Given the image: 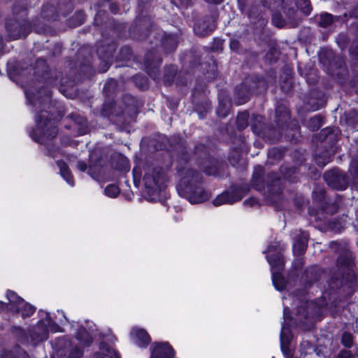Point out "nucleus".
Listing matches in <instances>:
<instances>
[{"mask_svg":"<svg viewBox=\"0 0 358 358\" xmlns=\"http://www.w3.org/2000/svg\"><path fill=\"white\" fill-rule=\"evenodd\" d=\"M264 169L261 166L255 168L252 183L256 189H260L264 186Z\"/></svg>","mask_w":358,"mask_h":358,"instance_id":"nucleus-29","label":"nucleus"},{"mask_svg":"<svg viewBox=\"0 0 358 358\" xmlns=\"http://www.w3.org/2000/svg\"><path fill=\"white\" fill-rule=\"evenodd\" d=\"M105 194L110 197H115L119 194V188L114 185H109L105 188Z\"/></svg>","mask_w":358,"mask_h":358,"instance_id":"nucleus-45","label":"nucleus"},{"mask_svg":"<svg viewBox=\"0 0 358 358\" xmlns=\"http://www.w3.org/2000/svg\"><path fill=\"white\" fill-rule=\"evenodd\" d=\"M76 338L84 346H89L92 343L90 334L83 327L79 329L76 334Z\"/></svg>","mask_w":358,"mask_h":358,"instance_id":"nucleus-34","label":"nucleus"},{"mask_svg":"<svg viewBox=\"0 0 358 358\" xmlns=\"http://www.w3.org/2000/svg\"><path fill=\"white\" fill-rule=\"evenodd\" d=\"M162 45L166 52H171L178 46L177 36L173 34L166 35L162 41Z\"/></svg>","mask_w":358,"mask_h":358,"instance_id":"nucleus-28","label":"nucleus"},{"mask_svg":"<svg viewBox=\"0 0 358 358\" xmlns=\"http://www.w3.org/2000/svg\"><path fill=\"white\" fill-rule=\"evenodd\" d=\"M36 73L47 85H56L57 80L62 76L61 73L50 71L45 61L43 59H39L36 61Z\"/></svg>","mask_w":358,"mask_h":358,"instance_id":"nucleus-13","label":"nucleus"},{"mask_svg":"<svg viewBox=\"0 0 358 358\" xmlns=\"http://www.w3.org/2000/svg\"><path fill=\"white\" fill-rule=\"evenodd\" d=\"M110 10H111V11H112L113 13H117V6H115V5H113V4H112V5L110 6Z\"/></svg>","mask_w":358,"mask_h":358,"instance_id":"nucleus-63","label":"nucleus"},{"mask_svg":"<svg viewBox=\"0 0 358 358\" xmlns=\"http://www.w3.org/2000/svg\"><path fill=\"white\" fill-rule=\"evenodd\" d=\"M110 67V64L108 62H103V66L101 68L100 71L102 73L106 72Z\"/></svg>","mask_w":358,"mask_h":358,"instance_id":"nucleus-56","label":"nucleus"},{"mask_svg":"<svg viewBox=\"0 0 358 358\" xmlns=\"http://www.w3.org/2000/svg\"><path fill=\"white\" fill-rule=\"evenodd\" d=\"M52 347L55 350L53 358H82L83 351L66 338H57Z\"/></svg>","mask_w":358,"mask_h":358,"instance_id":"nucleus-7","label":"nucleus"},{"mask_svg":"<svg viewBox=\"0 0 358 358\" xmlns=\"http://www.w3.org/2000/svg\"><path fill=\"white\" fill-rule=\"evenodd\" d=\"M64 3L66 5V12L62 10L61 5H59L58 10H56L52 4L47 3L44 5L41 11L42 17L48 20H55L59 13L62 15H65L67 12H70L73 9V5L69 0H64Z\"/></svg>","mask_w":358,"mask_h":358,"instance_id":"nucleus-16","label":"nucleus"},{"mask_svg":"<svg viewBox=\"0 0 358 358\" xmlns=\"http://www.w3.org/2000/svg\"><path fill=\"white\" fill-rule=\"evenodd\" d=\"M324 193L325 192L323 189H320L318 192L317 191H314L313 194L315 199H316L318 194V200L320 201L324 198Z\"/></svg>","mask_w":358,"mask_h":358,"instance_id":"nucleus-53","label":"nucleus"},{"mask_svg":"<svg viewBox=\"0 0 358 358\" xmlns=\"http://www.w3.org/2000/svg\"><path fill=\"white\" fill-rule=\"evenodd\" d=\"M243 196L238 191L233 190L231 192H224L218 195L213 201L215 206L223 204H231L241 200Z\"/></svg>","mask_w":358,"mask_h":358,"instance_id":"nucleus-17","label":"nucleus"},{"mask_svg":"<svg viewBox=\"0 0 358 358\" xmlns=\"http://www.w3.org/2000/svg\"><path fill=\"white\" fill-rule=\"evenodd\" d=\"M249 113L244 111L238 113L237 116V127L239 130L245 129L248 125Z\"/></svg>","mask_w":358,"mask_h":358,"instance_id":"nucleus-39","label":"nucleus"},{"mask_svg":"<svg viewBox=\"0 0 358 358\" xmlns=\"http://www.w3.org/2000/svg\"><path fill=\"white\" fill-rule=\"evenodd\" d=\"M99 350L100 352L94 355L95 358H120L117 352L104 342L100 343Z\"/></svg>","mask_w":358,"mask_h":358,"instance_id":"nucleus-25","label":"nucleus"},{"mask_svg":"<svg viewBox=\"0 0 358 358\" xmlns=\"http://www.w3.org/2000/svg\"><path fill=\"white\" fill-rule=\"evenodd\" d=\"M289 312V308H284V313H283V315H284V317L285 319L287 317V313Z\"/></svg>","mask_w":358,"mask_h":358,"instance_id":"nucleus-64","label":"nucleus"},{"mask_svg":"<svg viewBox=\"0 0 358 358\" xmlns=\"http://www.w3.org/2000/svg\"><path fill=\"white\" fill-rule=\"evenodd\" d=\"M36 128L29 132L30 137L36 142L45 145L57 136V128L55 122L49 117L47 111L41 110L35 117Z\"/></svg>","mask_w":358,"mask_h":358,"instance_id":"nucleus-3","label":"nucleus"},{"mask_svg":"<svg viewBox=\"0 0 358 358\" xmlns=\"http://www.w3.org/2000/svg\"><path fill=\"white\" fill-rule=\"evenodd\" d=\"M345 121L352 130L358 131V111L350 110L345 113Z\"/></svg>","mask_w":358,"mask_h":358,"instance_id":"nucleus-32","label":"nucleus"},{"mask_svg":"<svg viewBox=\"0 0 358 358\" xmlns=\"http://www.w3.org/2000/svg\"><path fill=\"white\" fill-rule=\"evenodd\" d=\"M266 185L268 191L271 194H278L280 192V178L276 173L271 172L268 174Z\"/></svg>","mask_w":358,"mask_h":358,"instance_id":"nucleus-24","label":"nucleus"},{"mask_svg":"<svg viewBox=\"0 0 358 358\" xmlns=\"http://www.w3.org/2000/svg\"><path fill=\"white\" fill-rule=\"evenodd\" d=\"M240 157L241 152L239 149L236 148L231 150L229 156V160L231 164L235 166L238 164Z\"/></svg>","mask_w":358,"mask_h":358,"instance_id":"nucleus-42","label":"nucleus"},{"mask_svg":"<svg viewBox=\"0 0 358 358\" xmlns=\"http://www.w3.org/2000/svg\"><path fill=\"white\" fill-rule=\"evenodd\" d=\"M6 29L8 37L11 40H16L26 37L31 32V25L26 20H9L6 23Z\"/></svg>","mask_w":358,"mask_h":358,"instance_id":"nucleus-10","label":"nucleus"},{"mask_svg":"<svg viewBox=\"0 0 358 358\" xmlns=\"http://www.w3.org/2000/svg\"><path fill=\"white\" fill-rule=\"evenodd\" d=\"M268 262L273 271H282L284 268V260L280 252L267 257Z\"/></svg>","mask_w":358,"mask_h":358,"instance_id":"nucleus-27","label":"nucleus"},{"mask_svg":"<svg viewBox=\"0 0 358 358\" xmlns=\"http://www.w3.org/2000/svg\"><path fill=\"white\" fill-rule=\"evenodd\" d=\"M194 156L196 157V160L198 161V158L202 155L206 156V148L203 144H199L195 148ZM200 168L209 176H216L218 172V169L221 164L213 158H208V159L203 160V162H196Z\"/></svg>","mask_w":358,"mask_h":358,"instance_id":"nucleus-11","label":"nucleus"},{"mask_svg":"<svg viewBox=\"0 0 358 358\" xmlns=\"http://www.w3.org/2000/svg\"><path fill=\"white\" fill-rule=\"evenodd\" d=\"M229 110V106L223 101H220L219 106L217 110V115L221 117H225L227 115Z\"/></svg>","mask_w":358,"mask_h":358,"instance_id":"nucleus-44","label":"nucleus"},{"mask_svg":"<svg viewBox=\"0 0 358 358\" xmlns=\"http://www.w3.org/2000/svg\"><path fill=\"white\" fill-rule=\"evenodd\" d=\"M336 59V66L338 69H342L344 66V62L343 59L340 57H338Z\"/></svg>","mask_w":358,"mask_h":358,"instance_id":"nucleus-55","label":"nucleus"},{"mask_svg":"<svg viewBox=\"0 0 358 358\" xmlns=\"http://www.w3.org/2000/svg\"><path fill=\"white\" fill-rule=\"evenodd\" d=\"M174 350L168 343L157 344L151 350L150 358H173Z\"/></svg>","mask_w":358,"mask_h":358,"instance_id":"nucleus-18","label":"nucleus"},{"mask_svg":"<svg viewBox=\"0 0 358 358\" xmlns=\"http://www.w3.org/2000/svg\"><path fill=\"white\" fill-rule=\"evenodd\" d=\"M276 51H271L270 52L267 53L266 55V59H270L271 58V56L273 55H275Z\"/></svg>","mask_w":358,"mask_h":358,"instance_id":"nucleus-61","label":"nucleus"},{"mask_svg":"<svg viewBox=\"0 0 358 358\" xmlns=\"http://www.w3.org/2000/svg\"><path fill=\"white\" fill-rule=\"evenodd\" d=\"M281 271H273L272 281L273 284L278 290H282L285 288V280L282 275Z\"/></svg>","mask_w":358,"mask_h":358,"instance_id":"nucleus-35","label":"nucleus"},{"mask_svg":"<svg viewBox=\"0 0 358 358\" xmlns=\"http://www.w3.org/2000/svg\"><path fill=\"white\" fill-rule=\"evenodd\" d=\"M285 6V8H282L281 6L278 7V8H269L270 10L274 11L272 17V23L274 26L282 28L285 24V20L282 16L280 13V11L282 10L285 15L287 16V20L291 22H294L296 19V10L292 5V2H288Z\"/></svg>","mask_w":358,"mask_h":358,"instance_id":"nucleus-12","label":"nucleus"},{"mask_svg":"<svg viewBox=\"0 0 358 358\" xmlns=\"http://www.w3.org/2000/svg\"><path fill=\"white\" fill-rule=\"evenodd\" d=\"M143 181L148 192L155 194L161 191L166 181V177L162 168L157 167L145 174Z\"/></svg>","mask_w":358,"mask_h":358,"instance_id":"nucleus-9","label":"nucleus"},{"mask_svg":"<svg viewBox=\"0 0 358 358\" xmlns=\"http://www.w3.org/2000/svg\"><path fill=\"white\" fill-rule=\"evenodd\" d=\"M216 24L213 19H210L208 22H199L194 26V31L197 35L205 36L215 30Z\"/></svg>","mask_w":358,"mask_h":358,"instance_id":"nucleus-22","label":"nucleus"},{"mask_svg":"<svg viewBox=\"0 0 358 358\" xmlns=\"http://www.w3.org/2000/svg\"><path fill=\"white\" fill-rule=\"evenodd\" d=\"M354 225L355 227L358 228V211L356 212V220Z\"/></svg>","mask_w":358,"mask_h":358,"instance_id":"nucleus-62","label":"nucleus"},{"mask_svg":"<svg viewBox=\"0 0 358 358\" xmlns=\"http://www.w3.org/2000/svg\"><path fill=\"white\" fill-rule=\"evenodd\" d=\"M295 4L306 15H310L312 7L310 0H295Z\"/></svg>","mask_w":358,"mask_h":358,"instance_id":"nucleus-40","label":"nucleus"},{"mask_svg":"<svg viewBox=\"0 0 358 358\" xmlns=\"http://www.w3.org/2000/svg\"><path fill=\"white\" fill-rule=\"evenodd\" d=\"M6 297L9 301L10 311L21 314L24 318L30 317L35 313L36 308L27 303L15 292L8 290L6 293Z\"/></svg>","mask_w":358,"mask_h":358,"instance_id":"nucleus-8","label":"nucleus"},{"mask_svg":"<svg viewBox=\"0 0 358 358\" xmlns=\"http://www.w3.org/2000/svg\"><path fill=\"white\" fill-rule=\"evenodd\" d=\"M77 168L82 172H84L87 170V166L85 162L78 161L76 165Z\"/></svg>","mask_w":358,"mask_h":358,"instance_id":"nucleus-52","label":"nucleus"},{"mask_svg":"<svg viewBox=\"0 0 358 358\" xmlns=\"http://www.w3.org/2000/svg\"><path fill=\"white\" fill-rule=\"evenodd\" d=\"M25 6L21 4L20 3H15L13 7V12L14 15L17 14L19 12H24L25 10Z\"/></svg>","mask_w":358,"mask_h":358,"instance_id":"nucleus-49","label":"nucleus"},{"mask_svg":"<svg viewBox=\"0 0 358 358\" xmlns=\"http://www.w3.org/2000/svg\"><path fill=\"white\" fill-rule=\"evenodd\" d=\"M68 117L72 120L73 124L71 127L77 129L79 135H83L87 132V120L84 117L78 114H71Z\"/></svg>","mask_w":358,"mask_h":358,"instance_id":"nucleus-23","label":"nucleus"},{"mask_svg":"<svg viewBox=\"0 0 358 358\" xmlns=\"http://www.w3.org/2000/svg\"><path fill=\"white\" fill-rule=\"evenodd\" d=\"M312 348H313L312 345H310V343L308 341L302 342L301 344V348H300V351H301V355H303V354L306 355L307 353H308L307 352V350H311Z\"/></svg>","mask_w":358,"mask_h":358,"instance_id":"nucleus-48","label":"nucleus"},{"mask_svg":"<svg viewBox=\"0 0 358 358\" xmlns=\"http://www.w3.org/2000/svg\"><path fill=\"white\" fill-rule=\"evenodd\" d=\"M177 69L175 66H166L164 69V82L166 85H170L176 75Z\"/></svg>","mask_w":358,"mask_h":358,"instance_id":"nucleus-37","label":"nucleus"},{"mask_svg":"<svg viewBox=\"0 0 358 358\" xmlns=\"http://www.w3.org/2000/svg\"><path fill=\"white\" fill-rule=\"evenodd\" d=\"M337 358H353V355L350 351L343 350L338 355Z\"/></svg>","mask_w":358,"mask_h":358,"instance_id":"nucleus-51","label":"nucleus"},{"mask_svg":"<svg viewBox=\"0 0 358 358\" xmlns=\"http://www.w3.org/2000/svg\"><path fill=\"white\" fill-rule=\"evenodd\" d=\"M25 94L27 100L34 106L38 104L40 106L45 108L50 101V92L47 87H43L37 90L35 94L30 90L25 91Z\"/></svg>","mask_w":358,"mask_h":358,"instance_id":"nucleus-15","label":"nucleus"},{"mask_svg":"<svg viewBox=\"0 0 358 358\" xmlns=\"http://www.w3.org/2000/svg\"><path fill=\"white\" fill-rule=\"evenodd\" d=\"M189 160L188 153L182 152L177 168L180 176L178 191L191 203H202L209 198V194L202 186V175L187 165Z\"/></svg>","mask_w":358,"mask_h":358,"instance_id":"nucleus-1","label":"nucleus"},{"mask_svg":"<svg viewBox=\"0 0 358 358\" xmlns=\"http://www.w3.org/2000/svg\"><path fill=\"white\" fill-rule=\"evenodd\" d=\"M338 273H335L329 282V289L336 290L345 281H353L357 279L354 271L353 256L350 251H342L337 260Z\"/></svg>","mask_w":358,"mask_h":358,"instance_id":"nucleus-4","label":"nucleus"},{"mask_svg":"<svg viewBox=\"0 0 358 358\" xmlns=\"http://www.w3.org/2000/svg\"><path fill=\"white\" fill-rule=\"evenodd\" d=\"M71 20L75 21L72 23L73 26H80L85 21V14L82 11H78L73 15Z\"/></svg>","mask_w":358,"mask_h":358,"instance_id":"nucleus-43","label":"nucleus"},{"mask_svg":"<svg viewBox=\"0 0 358 358\" xmlns=\"http://www.w3.org/2000/svg\"><path fill=\"white\" fill-rule=\"evenodd\" d=\"M289 119V113L285 106H279L275 109V122L278 128L264 126V118L261 115H254L251 127L258 136L274 142L279 138L284 130L285 124Z\"/></svg>","mask_w":358,"mask_h":358,"instance_id":"nucleus-2","label":"nucleus"},{"mask_svg":"<svg viewBox=\"0 0 358 358\" xmlns=\"http://www.w3.org/2000/svg\"><path fill=\"white\" fill-rule=\"evenodd\" d=\"M338 19V17L334 16L330 13H324L318 17L317 23L320 27L326 28L331 25Z\"/></svg>","mask_w":358,"mask_h":358,"instance_id":"nucleus-33","label":"nucleus"},{"mask_svg":"<svg viewBox=\"0 0 358 358\" xmlns=\"http://www.w3.org/2000/svg\"><path fill=\"white\" fill-rule=\"evenodd\" d=\"M255 15H256V11L255 10V8H252L249 11V13H248L249 18L252 20V19L255 18V17H256Z\"/></svg>","mask_w":358,"mask_h":358,"instance_id":"nucleus-58","label":"nucleus"},{"mask_svg":"<svg viewBox=\"0 0 358 358\" xmlns=\"http://www.w3.org/2000/svg\"><path fill=\"white\" fill-rule=\"evenodd\" d=\"M10 306L9 303H6L4 302L0 301V311L5 310V309L10 310Z\"/></svg>","mask_w":358,"mask_h":358,"instance_id":"nucleus-57","label":"nucleus"},{"mask_svg":"<svg viewBox=\"0 0 358 358\" xmlns=\"http://www.w3.org/2000/svg\"><path fill=\"white\" fill-rule=\"evenodd\" d=\"M57 164L59 168V172L62 177L66 181L67 183L71 186H73V178L66 163L63 161H57Z\"/></svg>","mask_w":358,"mask_h":358,"instance_id":"nucleus-31","label":"nucleus"},{"mask_svg":"<svg viewBox=\"0 0 358 358\" xmlns=\"http://www.w3.org/2000/svg\"><path fill=\"white\" fill-rule=\"evenodd\" d=\"M161 63L162 59L157 55L156 50L148 52L145 56V69L148 74L155 80L159 78V68Z\"/></svg>","mask_w":358,"mask_h":358,"instance_id":"nucleus-14","label":"nucleus"},{"mask_svg":"<svg viewBox=\"0 0 358 358\" xmlns=\"http://www.w3.org/2000/svg\"><path fill=\"white\" fill-rule=\"evenodd\" d=\"M206 1L210 3L219 4L222 3L223 0H206Z\"/></svg>","mask_w":358,"mask_h":358,"instance_id":"nucleus-60","label":"nucleus"},{"mask_svg":"<svg viewBox=\"0 0 358 358\" xmlns=\"http://www.w3.org/2000/svg\"><path fill=\"white\" fill-rule=\"evenodd\" d=\"M310 306H311V304L309 303L308 302H307L306 303L305 308H302L303 313L301 312V310H298L299 315H301V316H303V317L304 319L308 320L310 317V315L308 313V310L310 308Z\"/></svg>","mask_w":358,"mask_h":358,"instance_id":"nucleus-47","label":"nucleus"},{"mask_svg":"<svg viewBox=\"0 0 358 358\" xmlns=\"http://www.w3.org/2000/svg\"><path fill=\"white\" fill-rule=\"evenodd\" d=\"M330 160H331L330 157H328L327 159H325L324 161H321L320 157H316V162H317V164L319 166H325L327 163H329L330 162Z\"/></svg>","mask_w":358,"mask_h":358,"instance_id":"nucleus-54","label":"nucleus"},{"mask_svg":"<svg viewBox=\"0 0 358 358\" xmlns=\"http://www.w3.org/2000/svg\"><path fill=\"white\" fill-rule=\"evenodd\" d=\"M264 8H278L280 6L285 8V6L290 0H261Z\"/></svg>","mask_w":358,"mask_h":358,"instance_id":"nucleus-36","label":"nucleus"},{"mask_svg":"<svg viewBox=\"0 0 358 358\" xmlns=\"http://www.w3.org/2000/svg\"><path fill=\"white\" fill-rule=\"evenodd\" d=\"M250 95V90L247 87L245 84L242 83L236 87V103L238 105H241L247 102Z\"/></svg>","mask_w":358,"mask_h":358,"instance_id":"nucleus-26","label":"nucleus"},{"mask_svg":"<svg viewBox=\"0 0 358 358\" xmlns=\"http://www.w3.org/2000/svg\"><path fill=\"white\" fill-rule=\"evenodd\" d=\"M229 46L231 50L236 52L239 50L240 43L238 40L233 39L230 41Z\"/></svg>","mask_w":358,"mask_h":358,"instance_id":"nucleus-50","label":"nucleus"},{"mask_svg":"<svg viewBox=\"0 0 358 358\" xmlns=\"http://www.w3.org/2000/svg\"><path fill=\"white\" fill-rule=\"evenodd\" d=\"M323 118L320 115H315L308 120L307 127L312 131L319 129L323 125Z\"/></svg>","mask_w":358,"mask_h":358,"instance_id":"nucleus-38","label":"nucleus"},{"mask_svg":"<svg viewBox=\"0 0 358 358\" xmlns=\"http://www.w3.org/2000/svg\"><path fill=\"white\" fill-rule=\"evenodd\" d=\"M60 327L54 322L49 314L45 313V318L38 321L36 327L30 332L31 340L37 343L48 339L49 332H57Z\"/></svg>","mask_w":358,"mask_h":358,"instance_id":"nucleus-6","label":"nucleus"},{"mask_svg":"<svg viewBox=\"0 0 358 358\" xmlns=\"http://www.w3.org/2000/svg\"><path fill=\"white\" fill-rule=\"evenodd\" d=\"M116 85H117L116 80H113V79H110V80H108L107 83H106L103 90L107 95L110 96V94H108V93L110 92V90L115 89Z\"/></svg>","mask_w":358,"mask_h":358,"instance_id":"nucleus-46","label":"nucleus"},{"mask_svg":"<svg viewBox=\"0 0 358 358\" xmlns=\"http://www.w3.org/2000/svg\"><path fill=\"white\" fill-rule=\"evenodd\" d=\"M130 336L132 341L140 348L147 347L151 341L149 334L144 329L133 328Z\"/></svg>","mask_w":358,"mask_h":358,"instance_id":"nucleus-19","label":"nucleus"},{"mask_svg":"<svg viewBox=\"0 0 358 358\" xmlns=\"http://www.w3.org/2000/svg\"><path fill=\"white\" fill-rule=\"evenodd\" d=\"M280 348L282 353L286 358H292V352L290 350L289 345L290 338L289 336V329L284 326L282 327L281 333L280 335Z\"/></svg>","mask_w":358,"mask_h":358,"instance_id":"nucleus-21","label":"nucleus"},{"mask_svg":"<svg viewBox=\"0 0 358 358\" xmlns=\"http://www.w3.org/2000/svg\"><path fill=\"white\" fill-rule=\"evenodd\" d=\"M355 177H358V162L356 160L352 162L348 173H345L339 169H333L327 171L324 175L328 185L338 190L345 189L350 180L355 179Z\"/></svg>","mask_w":358,"mask_h":358,"instance_id":"nucleus-5","label":"nucleus"},{"mask_svg":"<svg viewBox=\"0 0 358 358\" xmlns=\"http://www.w3.org/2000/svg\"><path fill=\"white\" fill-rule=\"evenodd\" d=\"M57 164L59 168V172L62 177L66 181L67 183L71 186H73V178L66 163L63 161H57Z\"/></svg>","mask_w":358,"mask_h":358,"instance_id":"nucleus-30","label":"nucleus"},{"mask_svg":"<svg viewBox=\"0 0 358 358\" xmlns=\"http://www.w3.org/2000/svg\"><path fill=\"white\" fill-rule=\"evenodd\" d=\"M341 343L345 348H351L353 345V336L348 332H344L341 337Z\"/></svg>","mask_w":358,"mask_h":358,"instance_id":"nucleus-41","label":"nucleus"},{"mask_svg":"<svg viewBox=\"0 0 358 358\" xmlns=\"http://www.w3.org/2000/svg\"><path fill=\"white\" fill-rule=\"evenodd\" d=\"M255 202V200L254 199H250L248 200H245L244 201L245 205H249L250 206H253L254 203Z\"/></svg>","mask_w":358,"mask_h":358,"instance_id":"nucleus-59","label":"nucleus"},{"mask_svg":"<svg viewBox=\"0 0 358 358\" xmlns=\"http://www.w3.org/2000/svg\"><path fill=\"white\" fill-rule=\"evenodd\" d=\"M309 235L306 231H300L296 235V240L293 244V252L296 255H301L306 250Z\"/></svg>","mask_w":358,"mask_h":358,"instance_id":"nucleus-20","label":"nucleus"}]
</instances>
